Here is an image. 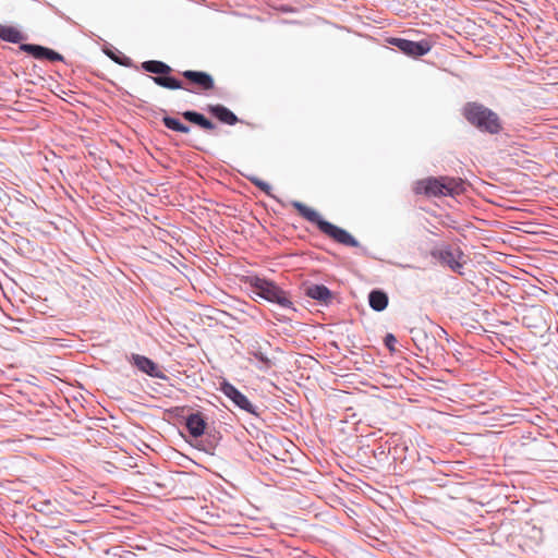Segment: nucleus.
I'll return each instance as SVG.
<instances>
[{
  "instance_id": "nucleus-6",
  "label": "nucleus",
  "mask_w": 558,
  "mask_h": 558,
  "mask_svg": "<svg viewBox=\"0 0 558 558\" xmlns=\"http://www.w3.org/2000/svg\"><path fill=\"white\" fill-rule=\"evenodd\" d=\"M180 74L185 80L181 89L193 94H207L215 88V80L207 72L185 70Z\"/></svg>"
},
{
  "instance_id": "nucleus-16",
  "label": "nucleus",
  "mask_w": 558,
  "mask_h": 558,
  "mask_svg": "<svg viewBox=\"0 0 558 558\" xmlns=\"http://www.w3.org/2000/svg\"><path fill=\"white\" fill-rule=\"evenodd\" d=\"M182 117L186 121L194 123V124L198 125L199 128L207 130V131H211L216 128V125L209 119H207L204 114H202L197 111H192V110L184 111L182 113Z\"/></svg>"
},
{
  "instance_id": "nucleus-17",
  "label": "nucleus",
  "mask_w": 558,
  "mask_h": 558,
  "mask_svg": "<svg viewBox=\"0 0 558 558\" xmlns=\"http://www.w3.org/2000/svg\"><path fill=\"white\" fill-rule=\"evenodd\" d=\"M368 303L374 311L381 312L388 306V295L381 290H373L368 294Z\"/></svg>"
},
{
  "instance_id": "nucleus-2",
  "label": "nucleus",
  "mask_w": 558,
  "mask_h": 558,
  "mask_svg": "<svg viewBox=\"0 0 558 558\" xmlns=\"http://www.w3.org/2000/svg\"><path fill=\"white\" fill-rule=\"evenodd\" d=\"M464 181L453 177H428L415 182L413 192L427 197L454 196L464 193Z\"/></svg>"
},
{
  "instance_id": "nucleus-22",
  "label": "nucleus",
  "mask_w": 558,
  "mask_h": 558,
  "mask_svg": "<svg viewBox=\"0 0 558 558\" xmlns=\"http://www.w3.org/2000/svg\"><path fill=\"white\" fill-rule=\"evenodd\" d=\"M384 343L390 352L396 351L397 338L392 333H387L384 338Z\"/></svg>"
},
{
  "instance_id": "nucleus-14",
  "label": "nucleus",
  "mask_w": 558,
  "mask_h": 558,
  "mask_svg": "<svg viewBox=\"0 0 558 558\" xmlns=\"http://www.w3.org/2000/svg\"><path fill=\"white\" fill-rule=\"evenodd\" d=\"M305 294L308 298L325 304H328L332 299L331 291L324 284H312L307 287L305 290Z\"/></svg>"
},
{
  "instance_id": "nucleus-20",
  "label": "nucleus",
  "mask_w": 558,
  "mask_h": 558,
  "mask_svg": "<svg viewBox=\"0 0 558 558\" xmlns=\"http://www.w3.org/2000/svg\"><path fill=\"white\" fill-rule=\"evenodd\" d=\"M251 354L260 363L258 368L262 371H267L274 365L272 361L260 350H253Z\"/></svg>"
},
{
  "instance_id": "nucleus-4",
  "label": "nucleus",
  "mask_w": 558,
  "mask_h": 558,
  "mask_svg": "<svg viewBox=\"0 0 558 558\" xmlns=\"http://www.w3.org/2000/svg\"><path fill=\"white\" fill-rule=\"evenodd\" d=\"M253 293L268 302L276 303L282 308H293V303L288 293L271 280L253 277L250 279Z\"/></svg>"
},
{
  "instance_id": "nucleus-15",
  "label": "nucleus",
  "mask_w": 558,
  "mask_h": 558,
  "mask_svg": "<svg viewBox=\"0 0 558 558\" xmlns=\"http://www.w3.org/2000/svg\"><path fill=\"white\" fill-rule=\"evenodd\" d=\"M182 117L186 121L194 123V124L198 125L199 128L207 130V131H211L216 128V125L209 119H207L204 114H202L197 111H192V110L184 111L182 113Z\"/></svg>"
},
{
  "instance_id": "nucleus-5",
  "label": "nucleus",
  "mask_w": 558,
  "mask_h": 558,
  "mask_svg": "<svg viewBox=\"0 0 558 558\" xmlns=\"http://www.w3.org/2000/svg\"><path fill=\"white\" fill-rule=\"evenodd\" d=\"M141 68L148 73L156 74L155 76H150L153 82L163 88L168 89H179L183 87V82L170 76L172 72V68L159 60H148L144 61L141 64Z\"/></svg>"
},
{
  "instance_id": "nucleus-21",
  "label": "nucleus",
  "mask_w": 558,
  "mask_h": 558,
  "mask_svg": "<svg viewBox=\"0 0 558 558\" xmlns=\"http://www.w3.org/2000/svg\"><path fill=\"white\" fill-rule=\"evenodd\" d=\"M248 180L251 181L252 184H254L260 191L265 192L266 194H270L271 186L267 182H265L256 177H250Z\"/></svg>"
},
{
  "instance_id": "nucleus-19",
  "label": "nucleus",
  "mask_w": 558,
  "mask_h": 558,
  "mask_svg": "<svg viewBox=\"0 0 558 558\" xmlns=\"http://www.w3.org/2000/svg\"><path fill=\"white\" fill-rule=\"evenodd\" d=\"M162 123L165 124L166 128H168L169 130L175 131V132H180V133H189L190 132V126L183 124L177 118L166 116L162 118Z\"/></svg>"
},
{
  "instance_id": "nucleus-9",
  "label": "nucleus",
  "mask_w": 558,
  "mask_h": 558,
  "mask_svg": "<svg viewBox=\"0 0 558 558\" xmlns=\"http://www.w3.org/2000/svg\"><path fill=\"white\" fill-rule=\"evenodd\" d=\"M220 391L230 400H232V402L241 410H244L250 414L258 415L256 407L252 404L251 401L246 398V396H244L232 384L228 381L221 383Z\"/></svg>"
},
{
  "instance_id": "nucleus-10",
  "label": "nucleus",
  "mask_w": 558,
  "mask_h": 558,
  "mask_svg": "<svg viewBox=\"0 0 558 558\" xmlns=\"http://www.w3.org/2000/svg\"><path fill=\"white\" fill-rule=\"evenodd\" d=\"M20 49L38 60H48L51 62H56V61L63 62L64 61V58L62 54H60L59 52H57L50 48H47V47H44L40 45L21 44Z\"/></svg>"
},
{
  "instance_id": "nucleus-1",
  "label": "nucleus",
  "mask_w": 558,
  "mask_h": 558,
  "mask_svg": "<svg viewBox=\"0 0 558 558\" xmlns=\"http://www.w3.org/2000/svg\"><path fill=\"white\" fill-rule=\"evenodd\" d=\"M291 205L293 206L294 209L298 210V213L304 219L312 223H315L317 228L320 230V232L332 239L335 242L349 247L359 246L357 240L351 233L323 219L322 216L315 209L306 206L305 204L299 201H293Z\"/></svg>"
},
{
  "instance_id": "nucleus-23",
  "label": "nucleus",
  "mask_w": 558,
  "mask_h": 558,
  "mask_svg": "<svg viewBox=\"0 0 558 558\" xmlns=\"http://www.w3.org/2000/svg\"><path fill=\"white\" fill-rule=\"evenodd\" d=\"M120 64L122 65H129L130 64V59L126 58V61L125 62H122V61H118Z\"/></svg>"
},
{
  "instance_id": "nucleus-12",
  "label": "nucleus",
  "mask_w": 558,
  "mask_h": 558,
  "mask_svg": "<svg viewBox=\"0 0 558 558\" xmlns=\"http://www.w3.org/2000/svg\"><path fill=\"white\" fill-rule=\"evenodd\" d=\"M207 110L210 114H213L216 119L225 124L234 125L240 121L239 118L230 109L222 105H208Z\"/></svg>"
},
{
  "instance_id": "nucleus-8",
  "label": "nucleus",
  "mask_w": 558,
  "mask_h": 558,
  "mask_svg": "<svg viewBox=\"0 0 558 558\" xmlns=\"http://www.w3.org/2000/svg\"><path fill=\"white\" fill-rule=\"evenodd\" d=\"M388 43L397 47L401 52L409 57H422L432 49V44L427 39L412 41L404 38H390Z\"/></svg>"
},
{
  "instance_id": "nucleus-18",
  "label": "nucleus",
  "mask_w": 558,
  "mask_h": 558,
  "mask_svg": "<svg viewBox=\"0 0 558 558\" xmlns=\"http://www.w3.org/2000/svg\"><path fill=\"white\" fill-rule=\"evenodd\" d=\"M0 39L17 44L25 39V36L15 27L0 24Z\"/></svg>"
},
{
  "instance_id": "nucleus-11",
  "label": "nucleus",
  "mask_w": 558,
  "mask_h": 558,
  "mask_svg": "<svg viewBox=\"0 0 558 558\" xmlns=\"http://www.w3.org/2000/svg\"><path fill=\"white\" fill-rule=\"evenodd\" d=\"M133 364L143 373L154 378H165V375L158 369V365L150 359L140 355L132 354Z\"/></svg>"
},
{
  "instance_id": "nucleus-13",
  "label": "nucleus",
  "mask_w": 558,
  "mask_h": 558,
  "mask_svg": "<svg viewBox=\"0 0 558 558\" xmlns=\"http://www.w3.org/2000/svg\"><path fill=\"white\" fill-rule=\"evenodd\" d=\"M206 425V421L199 412L190 414L185 421V426L194 438H198L204 435Z\"/></svg>"
},
{
  "instance_id": "nucleus-7",
  "label": "nucleus",
  "mask_w": 558,
  "mask_h": 558,
  "mask_svg": "<svg viewBox=\"0 0 558 558\" xmlns=\"http://www.w3.org/2000/svg\"><path fill=\"white\" fill-rule=\"evenodd\" d=\"M430 256L448 266L452 271L462 274L463 263L460 259L463 257V252L459 246L445 245L434 248L430 251Z\"/></svg>"
},
{
  "instance_id": "nucleus-3",
  "label": "nucleus",
  "mask_w": 558,
  "mask_h": 558,
  "mask_svg": "<svg viewBox=\"0 0 558 558\" xmlns=\"http://www.w3.org/2000/svg\"><path fill=\"white\" fill-rule=\"evenodd\" d=\"M462 114L471 125L481 132L496 135L502 131V122L499 116L480 102H466L462 109Z\"/></svg>"
}]
</instances>
